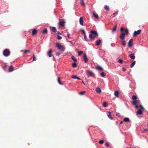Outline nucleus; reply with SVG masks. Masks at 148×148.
Returning a JSON list of instances; mask_svg holds the SVG:
<instances>
[{
    "label": "nucleus",
    "instance_id": "obj_43",
    "mask_svg": "<svg viewBox=\"0 0 148 148\" xmlns=\"http://www.w3.org/2000/svg\"><path fill=\"white\" fill-rule=\"evenodd\" d=\"M85 91H83L82 92H81L79 93V94L80 95H83L85 93Z\"/></svg>",
    "mask_w": 148,
    "mask_h": 148
},
{
    "label": "nucleus",
    "instance_id": "obj_33",
    "mask_svg": "<svg viewBox=\"0 0 148 148\" xmlns=\"http://www.w3.org/2000/svg\"><path fill=\"white\" fill-rule=\"evenodd\" d=\"M103 105L105 107H107L108 105L107 104V102H104L103 104Z\"/></svg>",
    "mask_w": 148,
    "mask_h": 148
},
{
    "label": "nucleus",
    "instance_id": "obj_57",
    "mask_svg": "<svg viewBox=\"0 0 148 148\" xmlns=\"http://www.w3.org/2000/svg\"><path fill=\"white\" fill-rule=\"evenodd\" d=\"M69 42L71 44H72L73 43V42L71 41H69Z\"/></svg>",
    "mask_w": 148,
    "mask_h": 148
},
{
    "label": "nucleus",
    "instance_id": "obj_23",
    "mask_svg": "<svg viewBox=\"0 0 148 148\" xmlns=\"http://www.w3.org/2000/svg\"><path fill=\"white\" fill-rule=\"evenodd\" d=\"M125 35H127L128 34V30L127 29H126L125 30L124 32Z\"/></svg>",
    "mask_w": 148,
    "mask_h": 148
},
{
    "label": "nucleus",
    "instance_id": "obj_47",
    "mask_svg": "<svg viewBox=\"0 0 148 148\" xmlns=\"http://www.w3.org/2000/svg\"><path fill=\"white\" fill-rule=\"evenodd\" d=\"M67 36L68 37V38L69 39L71 38L70 37V34L69 33H68V34H67Z\"/></svg>",
    "mask_w": 148,
    "mask_h": 148
},
{
    "label": "nucleus",
    "instance_id": "obj_30",
    "mask_svg": "<svg viewBox=\"0 0 148 148\" xmlns=\"http://www.w3.org/2000/svg\"><path fill=\"white\" fill-rule=\"evenodd\" d=\"M93 74V72L91 71H88V74H87V75L88 74H89L90 75V76H91Z\"/></svg>",
    "mask_w": 148,
    "mask_h": 148
},
{
    "label": "nucleus",
    "instance_id": "obj_42",
    "mask_svg": "<svg viewBox=\"0 0 148 148\" xmlns=\"http://www.w3.org/2000/svg\"><path fill=\"white\" fill-rule=\"evenodd\" d=\"M84 39L86 41H88V38L86 36V35H84Z\"/></svg>",
    "mask_w": 148,
    "mask_h": 148
},
{
    "label": "nucleus",
    "instance_id": "obj_5",
    "mask_svg": "<svg viewBox=\"0 0 148 148\" xmlns=\"http://www.w3.org/2000/svg\"><path fill=\"white\" fill-rule=\"evenodd\" d=\"M141 30L140 29L138 30L137 31H135L134 32L133 34V36H135L140 34L141 33Z\"/></svg>",
    "mask_w": 148,
    "mask_h": 148
},
{
    "label": "nucleus",
    "instance_id": "obj_44",
    "mask_svg": "<svg viewBox=\"0 0 148 148\" xmlns=\"http://www.w3.org/2000/svg\"><path fill=\"white\" fill-rule=\"evenodd\" d=\"M83 52L82 51H78V55L79 56H80L83 53Z\"/></svg>",
    "mask_w": 148,
    "mask_h": 148
},
{
    "label": "nucleus",
    "instance_id": "obj_6",
    "mask_svg": "<svg viewBox=\"0 0 148 148\" xmlns=\"http://www.w3.org/2000/svg\"><path fill=\"white\" fill-rule=\"evenodd\" d=\"M133 45V40L131 39L128 42V46L130 47Z\"/></svg>",
    "mask_w": 148,
    "mask_h": 148
},
{
    "label": "nucleus",
    "instance_id": "obj_16",
    "mask_svg": "<svg viewBox=\"0 0 148 148\" xmlns=\"http://www.w3.org/2000/svg\"><path fill=\"white\" fill-rule=\"evenodd\" d=\"M136 113L139 115H141L143 114V112L140 109H139L137 112Z\"/></svg>",
    "mask_w": 148,
    "mask_h": 148
},
{
    "label": "nucleus",
    "instance_id": "obj_52",
    "mask_svg": "<svg viewBox=\"0 0 148 148\" xmlns=\"http://www.w3.org/2000/svg\"><path fill=\"white\" fill-rule=\"evenodd\" d=\"M122 70L123 71H125L126 70V69L125 68L123 67L122 68Z\"/></svg>",
    "mask_w": 148,
    "mask_h": 148
},
{
    "label": "nucleus",
    "instance_id": "obj_12",
    "mask_svg": "<svg viewBox=\"0 0 148 148\" xmlns=\"http://www.w3.org/2000/svg\"><path fill=\"white\" fill-rule=\"evenodd\" d=\"M125 37V33L124 32H123L120 36V38L122 40H123L124 39Z\"/></svg>",
    "mask_w": 148,
    "mask_h": 148
},
{
    "label": "nucleus",
    "instance_id": "obj_32",
    "mask_svg": "<svg viewBox=\"0 0 148 148\" xmlns=\"http://www.w3.org/2000/svg\"><path fill=\"white\" fill-rule=\"evenodd\" d=\"M76 62H74L72 64L73 66L74 67H76L77 66Z\"/></svg>",
    "mask_w": 148,
    "mask_h": 148
},
{
    "label": "nucleus",
    "instance_id": "obj_54",
    "mask_svg": "<svg viewBox=\"0 0 148 148\" xmlns=\"http://www.w3.org/2000/svg\"><path fill=\"white\" fill-rule=\"evenodd\" d=\"M118 13V11H116L115 12L113 13V14H117Z\"/></svg>",
    "mask_w": 148,
    "mask_h": 148
},
{
    "label": "nucleus",
    "instance_id": "obj_27",
    "mask_svg": "<svg viewBox=\"0 0 148 148\" xmlns=\"http://www.w3.org/2000/svg\"><path fill=\"white\" fill-rule=\"evenodd\" d=\"M136 61H134L130 65L131 68H132L134 66V65L135 64Z\"/></svg>",
    "mask_w": 148,
    "mask_h": 148
},
{
    "label": "nucleus",
    "instance_id": "obj_58",
    "mask_svg": "<svg viewBox=\"0 0 148 148\" xmlns=\"http://www.w3.org/2000/svg\"><path fill=\"white\" fill-rule=\"evenodd\" d=\"M82 83H83L84 84V81H82Z\"/></svg>",
    "mask_w": 148,
    "mask_h": 148
},
{
    "label": "nucleus",
    "instance_id": "obj_9",
    "mask_svg": "<svg viewBox=\"0 0 148 148\" xmlns=\"http://www.w3.org/2000/svg\"><path fill=\"white\" fill-rule=\"evenodd\" d=\"M83 20L82 17H80L79 19V22L80 24L82 26L83 25Z\"/></svg>",
    "mask_w": 148,
    "mask_h": 148
},
{
    "label": "nucleus",
    "instance_id": "obj_55",
    "mask_svg": "<svg viewBox=\"0 0 148 148\" xmlns=\"http://www.w3.org/2000/svg\"><path fill=\"white\" fill-rule=\"evenodd\" d=\"M57 34H58V35H61V34L58 31L57 32Z\"/></svg>",
    "mask_w": 148,
    "mask_h": 148
},
{
    "label": "nucleus",
    "instance_id": "obj_31",
    "mask_svg": "<svg viewBox=\"0 0 148 148\" xmlns=\"http://www.w3.org/2000/svg\"><path fill=\"white\" fill-rule=\"evenodd\" d=\"M58 83L61 85H62L63 84L60 82V78L59 77H58Z\"/></svg>",
    "mask_w": 148,
    "mask_h": 148
},
{
    "label": "nucleus",
    "instance_id": "obj_46",
    "mask_svg": "<svg viewBox=\"0 0 148 148\" xmlns=\"http://www.w3.org/2000/svg\"><path fill=\"white\" fill-rule=\"evenodd\" d=\"M82 31V32L84 34V35H86V33L85 31L83 29H81Z\"/></svg>",
    "mask_w": 148,
    "mask_h": 148
},
{
    "label": "nucleus",
    "instance_id": "obj_13",
    "mask_svg": "<svg viewBox=\"0 0 148 148\" xmlns=\"http://www.w3.org/2000/svg\"><path fill=\"white\" fill-rule=\"evenodd\" d=\"M111 112H108V117L111 120H112L113 119V118L111 117Z\"/></svg>",
    "mask_w": 148,
    "mask_h": 148
},
{
    "label": "nucleus",
    "instance_id": "obj_38",
    "mask_svg": "<svg viewBox=\"0 0 148 148\" xmlns=\"http://www.w3.org/2000/svg\"><path fill=\"white\" fill-rule=\"evenodd\" d=\"M57 38L58 40H60L61 39H62V37L61 36H60L58 35V36L57 37Z\"/></svg>",
    "mask_w": 148,
    "mask_h": 148
},
{
    "label": "nucleus",
    "instance_id": "obj_50",
    "mask_svg": "<svg viewBox=\"0 0 148 148\" xmlns=\"http://www.w3.org/2000/svg\"><path fill=\"white\" fill-rule=\"evenodd\" d=\"M105 145L107 147H108L109 146V145L108 143H106L105 144Z\"/></svg>",
    "mask_w": 148,
    "mask_h": 148
},
{
    "label": "nucleus",
    "instance_id": "obj_3",
    "mask_svg": "<svg viewBox=\"0 0 148 148\" xmlns=\"http://www.w3.org/2000/svg\"><path fill=\"white\" fill-rule=\"evenodd\" d=\"M56 46L58 47L59 49L61 50L62 51H64L65 50V48L64 46L63 45H62L59 43H56Z\"/></svg>",
    "mask_w": 148,
    "mask_h": 148
},
{
    "label": "nucleus",
    "instance_id": "obj_11",
    "mask_svg": "<svg viewBox=\"0 0 148 148\" xmlns=\"http://www.w3.org/2000/svg\"><path fill=\"white\" fill-rule=\"evenodd\" d=\"M130 58L133 60H134L135 58V57L134 56V54L133 53L129 55Z\"/></svg>",
    "mask_w": 148,
    "mask_h": 148
},
{
    "label": "nucleus",
    "instance_id": "obj_59",
    "mask_svg": "<svg viewBox=\"0 0 148 148\" xmlns=\"http://www.w3.org/2000/svg\"><path fill=\"white\" fill-rule=\"evenodd\" d=\"M53 60H54L55 61L56 60L54 58H53Z\"/></svg>",
    "mask_w": 148,
    "mask_h": 148
},
{
    "label": "nucleus",
    "instance_id": "obj_7",
    "mask_svg": "<svg viewBox=\"0 0 148 148\" xmlns=\"http://www.w3.org/2000/svg\"><path fill=\"white\" fill-rule=\"evenodd\" d=\"M83 58L84 62L87 63L88 62V58H87L86 55V54H84V55Z\"/></svg>",
    "mask_w": 148,
    "mask_h": 148
},
{
    "label": "nucleus",
    "instance_id": "obj_45",
    "mask_svg": "<svg viewBox=\"0 0 148 148\" xmlns=\"http://www.w3.org/2000/svg\"><path fill=\"white\" fill-rule=\"evenodd\" d=\"M33 61H36V58L35 57V55L34 54L33 55Z\"/></svg>",
    "mask_w": 148,
    "mask_h": 148
},
{
    "label": "nucleus",
    "instance_id": "obj_40",
    "mask_svg": "<svg viewBox=\"0 0 148 148\" xmlns=\"http://www.w3.org/2000/svg\"><path fill=\"white\" fill-rule=\"evenodd\" d=\"M104 8L106 10H108L109 9V7L107 5H105Z\"/></svg>",
    "mask_w": 148,
    "mask_h": 148
},
{
    "label": "nucleus",
    "instance_id": "obj_26",
    "mask_svg": "<svg viewBox=\"0 0 148 148\" xmlns=\"http://www.w3.org/2000/svg\"><path fill=\"white\" fill-rule=\"evenodd\" d=\"M71 59L73 60L74 62H77V60L75 57L72 56L71 58Z\"/></svg>",
    "mask_w": 148,
    "mask_h": 148
},
{
    "label": "nucleus",
    "instance_id": "obj_1",
    "mask_svg": "<svg viewBox=\"0 0 148 148\" xmlns=\"http://www.w3.org/2000/svg\"><path fill=\"white\" fill-rule=\"evenodd\" d=\"M98 34L96 31L92 30L90 32V34L89 35V37L90 38L93 39L96 36L98 37Z\"/></svg>",
    "mask_w": 148,
    "mask_h": 148
},
{
    "label": "nucleus",
    "instance_id": "obj_24",
    "mask_svg": "<svg viewBox=\"0 0 148 148\" xmlns=\"http://www.w3.org/2000/svg\"><path fill=\"white\" fill-rule=\"evenodd\" d=\"M122 45L124 46L125 47L126 45V42L125 41V40H122Z\"/></svg>",
    "mask_w": 148,
    "mask_h": 148
},
{
    "label": "nucleus",
    "instance_id": "obj_53",
    "mask_svg": "<svg viewBox=\"0 0 148 148\" xmlns=\"http://www.w3.org/2000/svg\"><path fill=\"white\" fill-rule=\"evenodd\" d=\"M28 51V50H24V53H27V52Z\"/></svg>",
    "mask_w": 148,
    "mask_h": 148
},
{
    "label": "nucleus",
    "instance_id": "obj_37",
    "mask_svg": "<svg viewBox=\"0 0 148 148\" xmlns=\"http://www.w3.org/2000/svg\"><path fill=\"white\" fill-rule=\"evenodd\" d=\"M60 54V53L58 52H56V55L57 56H59Z\"/></svg>",
    "mask_w": 148,
    "mask_h": 148
},
{
    "label": "nucleus",
    "instance_id": "obj_25",
    "mask_svg": "<svg viewBox=\"0 0 148 148\" xmlns=\"http://www.w3.org/2000/svg\"><path fill=\"white\" fill-rule=\"evenodd\" d=\"M93 14L94 16L97 19L99 18V16L97 14H96L94 12H93Z\"/></svg>",
    "mask_w": 148,
    "mask_h": 148
},
{
    "label": "nucleus",
    "instance_id": "obj_51",
    "mask_svg": "<svg viewBox=\"0 0 148 148\" xmlns=\"http://www.w3.org/2000/svg\"><path fill=\"white\" fill-rule=\"evenodd\" d=\"M120 30L121 32H122L124 30V29L123 27H121V28Z\"/></svg>",
    "mask_w": 148,
    "mask_h": 148
},
{
    "label": "nucleus",
    "instance_id": "obj_49",
    "mask_svg": "<svg viewBox=\"0 0 148 148\" xmlns=\"http://www.w3.org/2000/svg\"><path fill=\"white\" fill-rule=\"evenodd\" d=\"M116 115L118 116H120V114L119 113H117L116 114Z\"/></svg>",
    "mask_w": 148,
    "mask_h": 148
},
{
    "label": "nucleus",
    "instance_id": "obj_41",
    "mask_svg": "<svg viewBox=\"0 0 148 148\" xmlns=\"http://www.w3.org/2000/svg\"><path fill=\"white\" fill-rule=\"evenodd\" d=\"M118 62L120 63V64H122L123 63V60H121V59H119L118 60Z\"/></svg>",
    "mask_w": 148,
    "mask_h": 148
},
{
    "label": "nucleus",
    "instance_id": "obj_36",
    "mask_svg": "<svg viewBox=\"0 0 148 148\" xmlns=\"http://www.w3.org/2000/svg\"><path fill=\"white\" fill-rule=\"evenodd\" d=\"M47 30L46 29H45L43 31V34H47Z\"/></svg>",
    "mask_w": 148,
    "mask_h": 148
},
{
    "label": "nucleus",
    "instance_id": "obj_29",
    "mask_svg": "<svg viewBox=\"0 0 148 148\" xmlns=\"http://www.w3.org/2000/svg\"><path fill=\"white\" fill-rule=\"evenodd\" d=\"M84 0H81V5L83 6H85V3L84 2Z\"/></svg>",
    "mask_w": 148,
    "mask_h": 148
},
{
    "label": "nucleus",
    "instance_id": "obj_19",
    "mask_svg": "<svg viewBox=\"0 0 148 148\" xmlns=\"http://www.w3.org/2000/svg\"><path fill=\"white\" fill-rule=\"evenodd\" d=\"M96 69H97L99 71H102L103 70V68L99 66H97L96 67Z\"/></svg>",
    "mask_w": 148,
    "mask_h": 148
},
{
    "label": "nucleus",
    "instance_id": "obj_48",
    "mask_svg": "<svg viewBox=\"0 0 148 148\" xmlns=\"http://www.w3.org/2000/svg\"><path fill=\"white\" fill-rule=\"evenodd\" d=\"M139 106V107H140L143 110H144V108H143V106L141 105H140L139 106Z\"/></svg>",
    "mask_w": 148,
    "mask_h": 148
},
{
    "label": "nucleus",
    "instance_id": "obj_18",
    "mask_svg": "<svg viewBox=\"0 0 148 148\" xmlns=\"http://www.w3.org/2000/svg\"><path fill=\"white\" fill-rule=\"evenodd\" d=\"M14 68L12 66H10L9 69V72H12L14 70Z\"/></svg>",
    "mask_w": 148,
    "mask_h": 148
},
{
    "label": "nucleus",
    "instance_id": "obj_15",
    "mask_svg": "<svg viewBox=\"0 0 148 148\" xmlns=\"http://www.w3.org/2000/svg\"><path fill=\"white\" fill-rule=\"evenodd\" d=\"M119 92L118 90L115 92L114 95L116 97H119Z\"/></svg>",
    "mask_w": 148,
    "mask_h": 148
},
{
    "label": "nucleus",
    "instance_id": "obj_35",
    "mask_svg": "<svg viewBox=\"0 0 148 148\" xmlns=\"http://www.w3.org/2000/svg\"><path fill=\"white\" fill-rule=\"evenodd\" d=\"M117 27V26L116 25L114 27L113 29H112V33H114L116 30Z\"/></svg>",
    "mask_w": 148,
    "mask_h": 148
},
{
    "label": "nucleus",
    "instance_id": "obj_4",
    "mask_svg": "<svg viewBox=\"0 0 148 148\" xmlns=\"http://www.w3.org/2000/svg\"><path fill=\"white\" fill-rule=\"evenodd\" d=\"M10 54V51L9 49H6L3 51V55L5 57H8Z\"/></svg>",
    "mask_w": 148,
    "mask_h": 148
},
{
    "label": "nucleus",
    "instance_id": "obj_17",
    "mask_svg": "<svg viewBox=\"0 0 148 148\" xmlns=\"http://www.w3.org/2000/svg\"><path fill=\"white\" fill-rule=\"evenodd\" d=\"M37 33V31L36 29L33 30L32 32V35L34 36Z\"/></svg>",
    "mask_w": 148,
    "mask_h": 148
},
{
    "label": "nucleus",
    "instance_id": "obj_56",
    "mask_svg": "<svg viewBox=\"0 0 148 148\" xmlns=\"http://www.w3.org/2000/svg\"><path fill=\"white\" fill-rule=\"evenodd\" d=\"M123 123V121H121L120 122V124H122V123Z\"/></svg>",
    "mask_w": 148,
    "mask_h": 148
},
{
    "label": "nucleus",
    "instance_id": "obj_21",
    "mask_svg": "<svg viewBox=\"0 0 148 148\" xmlns=\"http://www.w3.org/2000/svg\"><path fill=\"white\" fill-rule=\"evenodd\" d=\"M123 121L125 122H128L130 121V120L128 118H125L123 119Z\"/></svg>",
    "mask_w": 148,
    "mask_h": 148
},
{
    "label": "nucleus",
    "instance_id": "obj_34",
    "mask_svg": "<svg viewBox=\"0 0 148 148\" xmlns=\"http://www.w3.org/2000/svg\"><path fill=\"white\" fill-rule=\"evenodd\" d=\"M101 76L103 77H105L106 75H104V72H102L100 74Z\"/></svg>",
    "mask_w": 148,
    "mask_h": 148
},
{
    "label": "nucleus",
    "instance_id": "obj_10",
    "mask_svg": "<svg viewBox=\"0 0 148 148\" xmlns=\"http://www.w3.org/2000/svg\"><path fill=\"white\" fill-rule=\"evenodd\" d=\"M101 40L100 39H98L97 40L96 42V45L97 46H99L100 45V44L101 43Z\"/></svg>",
    "mask_w": 148,
    "mask_h": 148
},
{
    "label": "nucleus",
    "instance_id": "obj_14",
    "mask_svg": "<svg viewBox=\"0 0 148 148\" xmlns=\"http://www.w3.org/2000/svg\"><path fill=\"white\" fill-rule=\"evenodd\" d=\"M52 52V50L51 49H49V52L47 53L48 56L50 57H51L53 56L51 54Z\"/></svg>",
    "mask_w": 148,
    "mask_h": 148
},
{
    "label": "nucleus",
    "instance_id": "obj_20",
    "mask_svg": "<svg viewBox=\"0 0 148 148\" xmlns=\"http://www.w3.org/2000/svg\"><path fill=\"white\" fill-rule=\"evenodd\" d=\"M95 90L97 93H100L101 92V90L100 88L97 87L96 88Z\"/></svg>",
    "mask_w": 148,
    "mask_h": 148
},
{
    "label": "nucleus",
    "instance_id": "obj_28",
    "mask_svg": "<svg viewBox=\"0 0 148 148\" xmlns=\"http://www.w3.org/2000/svg\"><path fill=\"white\" fill-rule=\"evenodd\" d=\"M51 28L54 32H56V29L55 27H52Z\"/></svg>",
    "mask_w": 148,
    "mask_h": 148
},
{
    "label": "nucleus",
    "instance_id": "obj_39",
    "mask_svg": "<svg viewBox=\"0 0 148 148\" xmlns=\"http://www.w3.org/2000/svg\"><path fill=\"white\" fill-rule=\"evenodd\" d=\"M99 143L100 144H102L104 143V140H101L99 141Z\"/></svg>",
    "mask_w": 148,
    "mask_h": 148
},
{
    "label": "nucleus",
    "instance_id": "obj_22",
    "mask_svg": "<svg viewBox=\"0 0 148 148\" xmlns=\"http://www.w3.org/2000/svg\"><path fill=\"white\" fill-rule=\"evenodd\" d=\"M72 78H73V79H77L78 80H80L81 79V78L79 77H77L76 75H75V76H73L72 77Z\"/></svg>",
    "mask_w": 148,
    "mask_h": 148
},
{
    "label": "nucleus",
    "instance_id": "obj_8",
    "mask_svg": "<svg viewBox=\"0 0 148 148\" xmlns=\"http://www.w3.org/2000/svg\"><path fill=\"white\" fill-rule=\"evenodd\" d=\"M59 25L60 26L63 27L65 25V22L64 20H62L59 23Z\"/></svg>",
    "mask_w": 148,
    "mask_h": 148
},
{
    "label": "nucleus",
    "instance_id": "obj_2",
    "mask_svg": "<svg viewBox=\"0 0 148 148\" xmlns=\"http://www.w3.org/2000/svg\"><path fill=\"white\" fill-rule=\"evenodd\" d=\"M137 98V97L136 95H133L132 96V99L133 100L132 104L135 106V108H139V106L137 105V104L139 102V100H136Z\"/></svg>",
    "mask_w": 148,
    "mask_h": 148
}]
</instances>
